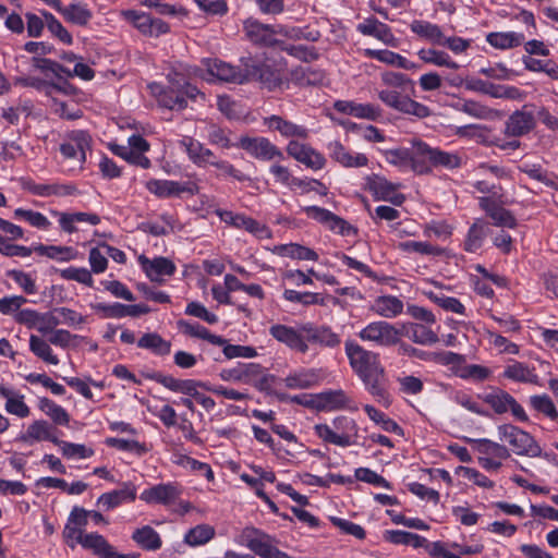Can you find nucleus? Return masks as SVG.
<instances>
[{"label":"nucleus","instance_id":"obj_1","mask_svg":"<svg viewBox=\"0 0 558 558\" xmlns=\"http://www.w3.org/2000/svg\"><path fill=\"white\" fill-rule=\"evenodd\" d=\"M345 354L350 366L363 381L365 389L384 405L390 404L388 392V379L384 366L380 363L379 354L366 350L359 343L345 341Z\"/></svg>","mask_w":558,"mask_h":558},{"label":"nucleus","instance_id":"obj_2","mask_svg":"<svg viewBox=\"0 0 558 558\" xmlns=\"http://www.w3.org/2000/svg\"><path fill=\"white\" fill-rule=\"evenodd\" d=\"M381 82L387 88L378 92V98L386 106L417 118L429 116L428 107L409 97L408 90L413 89V82L407 75L400 72H385L381 74Z\"/></svg>","mask_w":558,"mask_h":558},{"label":"nucleus","instance_id":"obj_3","mask_svg":"<svg viewBox=\"0 0 558 558\" xmlns=\"http://www.w3.org/2000/svg\"><path fill=\"white\" fill-rule=\"evenodd\" d=\"M416 156L420 158L415 166L418 174H427L432 172L433 168L453 170L462 165V158L458 153L432 147L421 140L416 149Z\"/></svg>","mask_w":558,"mask_h":558},{"label":"nucleus","instance_id":"obj_4","mask_svg":"<svg viewBox=\"0 0 558 558\" xmlns=\"http://www.w3.org/2000/svg\"><path fill=\"white\" fill-rule=\"evenodd\" d=\"M501 441L508 442L518 456L537 458L542 456V448L536 439L527 432L512 424H502L497 427Z\"/></svg>","mask_w":558,"mask_h":558},{"label":"nucleus","instance_id":"obj_5","mask_svg":"<svg viewBox=\"0 0 558 558\" xmlns=\"http://www.w3.org/2000/svg\"><path fill=\"white\" fill-rule=\"evenodd\" d=\"M240 543L260 558H292L276 546L274 537L253 526L242 530Z\"/></svg>","mask_w":558,"mask_h":558},{"label":"nucleus","instance_id":"obj_6","mask_svg":"<svg viewBox=\"0 0 558 558\" xmlns=\"http://www.w3.org/2000/svg\"><path fill=\"white\" fill-rule=\"evenodd\" d=\"M357 336L362 341L372 342L378 347H392L400 341L402 332L386 320H377L362 328Z\"/></svg>","mask_w":558,"mask_h":558},{"label":"nucleus","instance_id":"obj_7","mask_svg":"<svg viewBox=\"0 0 558 558\" xmlns=\"http://www.w3.org/2000/svg\"><path fill=\"white\" fill-rule=\"evenodd\" d=\"M203 63L208 75L211 77L235 84H243L247 82V58L241 60L240 68H235L218 59H208Z\"/></svg>","mask_w":558,"mask_h":558},{"label":"nucleus","instance_id":"obj_8","mask_svg":"<svg viewBox=\"0 0 558 558\" xmlns=\"http://www.w3.org/2000/svg\"><path fill=\"white\" fill-rule=\"evenodd\" d=\"M302 332L304 342L307 345V350L310 345H318L320 348L327 349H336L341 343V337L339 333L335 332L327 325H317L314 323H303L302 324Z\"/></svg>","mask_w":558,"mask_h":558},{"label":"nucleus","instance_id":"obj_9","mask_svg":"<svg viewBox=\"0 0 558 558\" xmlns=\"http://www.w3.org/2000/svg\"><path fill=\"white\" fill-rule=\"evenodd\" d=\"M236 146L258 160L270 161L283 158L282 151L267 137L241 136Z\"/></svg>","mask_w":558,"mask_h":558},{"label":"nucleus","instance_id":"obj_10","mask_svg":"<svg viewBox=\"0 0 558 558\" xmlns=\"http://www.w3.org/2000/svg\"><path fill=\"white\" fill-rule=\"evenodd\" d=\"M216 215L225 223L236 229H243L258 239H269L271 236V232L267 226L260 223L259 221L244 214H236L231 210L217 209Z\"/></svg>","mask_w":558,"mask_h":558},{"label":"nucleus","instance_id":"obj_11","mask_svg":"<svg viewBox=\"0 0 558 558\" xmlns=\"http://www.w3.org/2000/svg\"><path fill=\"white\" fill-rule=\"evenodd\" d=\"M530 105L513 111L505 122L504 134L508 137H521L532 132L536 126L535 113Z\"/></svg>","mask_w":558,"mask_h":558},{"label":"nucleus","instance_id":"obj_12","mask_svg":"<svg viewBox=\"0 0 558 558\" xmlns=\"http://www.w3.org/2000/svg\"><path fill=\"white\" fill-rule=\"evenodd\" d=\"M243 31L247 40L258 46H275L276 35L282 33L283 26L263 24L256 19L250 17L243 22Z\"/></svg>","mask_w":558,"mask_h":558},{"label":"nucleus","instance_id":"obj_13","mask_svg":"<svg viewBox=\"0 0 558 558\" xmlns=\"http://www.w3.org/2000/svg\"><path fill=\"white\" fill-rule=\"evenodd\" d=\"M90 136L87 132L72 131L66 141L61 144L60 151L64 158L73 160L80 168L85 162L86 150L90 147Z\"/></svg>","mask_w":558,"mask_h":558},{"label":"nucleus","instance_id":"obj_14","mask_svg":"<svg viewBox=\"0 0 558 558\" xmlns=\"http://www.w3.org/2000/svg\"><path fill=\"white\" fill-rule=\"evenodd\" d=\"M182 495V487L177 483H161L141 493L140 498L147 504H158L172 507Z\"/></svg>","mask_w":558,"mask_h":558},{"label":"nucleus","instance_id":"obj_15","mask_svg":"<svg viewBox=\"0 0 558 558\" xmlns=\"http://www.w3.org/2000/svg\"><path fill=\"white\" fill-rule=\"evenodd\" d=\"M484 402L488 404L497 414H504L511 411L514 418L520 422H527L529 417L524 409L517 400L505 390H495L484 396Z\"/></svg>","mask_w":558,"mask_h":558},{"label":"nucleus","instance_id":"obj_16","mask_svg":"<svg viewBox=\"0 0 558 558\" xmlns=\"http://www.w3.org/2000/svg\"><path fill=\"white\" fill-rule=\"evenodd\" d=\"M146 189L160 198H169L180 196L183 193L194 195L198 192V186L192 182H178L172 180H148L145 184Z\"/></svg>","mask_w":558,"mask_h":558},{"label":"nucleus","instance_id":"obj_17","mask_svg":"<svg viewBox=\"0 0 558 558\" xmlns=\"http://www.w3.org/2000/svg\"><path fill=\"white\" fill-rule=\"evenodd\" d=\"M124 16L145 36L158 37L169 32V25L166 22L145 12L126 11Z\"/></svg>","mask_w":558,"mask_h":558},{"label":"nucleus","instance_id":"obj_18","mask_svg":"<svg viewBox=\"0 0 558 558\" xmlns=\"http://www.w3.org/2000/svg\"><path fill=\"white\" fill-rule=\"evenodd\" d=\"M411 146L408 148H392L383 150V156L385 160L393 166H397L401 169H411L413 172L418 174V170L416 169V162L420 161V158L416 156V149L418 148L420 140H411Z\"/></svg>","mask_w":558,"mask_h":558},{"label":"nucleus","instance_id":"obj_19","mask_svg":"<svg viewBox=\"0 0 558 558\" xmlns=\"http://www.w3.org/2000/svg\"><path fill=\"white\" fill-rule=\"evenodd\" d=\"M287 153L290 157L313 170H320L326 165V158L319 151L294 140L288 143Z\"/></svg>","mask_w":558,"mask_h":558},{"label":"nucleus","instance_id":"obj_20","mask_svg":"<svg viewBox=\"0 0 558 558\" xmlns=\"http://www.w3.org/2000/svg\"><path fill=\"white\" fill-rule=\"evenodd\" d=\"M258 81L269 90L280 88L283 80L278 70L247 58V82Z\"/></svg>","mask_w":558,"mask_h":558},{"label":"nucleus","instance_id":"obj_21","mask_svg":"<svg viewBox=\"0 0 558 558\" xmlns=\"http://www.w3.org/2000/svg\"><path fill=\"white\" fill-rule=\"evenodd\" d=\"M269 333L279 342L299 353H306L307 345L304 342L302 324L296 328L287 325L276 324L269 328Z\"/></svg>","mask_w":558,"mask_h":558},{"label":"nucleus","instance_id":"obj_22","mask_svg":"<svg viewBox=\"0 0 558 558\" xmlns=\"http://www.w3.org/2000/svg\"><path fill=\"white\" fill-rule=\"evenodd\" d=\"M329 157L344 168H361L368 165V158L362 153H352L339 141L327 145Z\"/></svg>","mask_w":558,"mask_h":558},{"label":"nucleus","instance_id":"obj_23","mask_svg":"<svg viewBox=\"0 0 558 558\" xmlns=\"http://www.w3.org/2000/svg\"><path fill=\"white\" fill-rule=\"evenodd\" d=\"M151 378L158 384L162 385L165 388L173 392H180L192 398H195L196 395L198 393V387H203L205 389L209 388L206 384L202 381L193 379H178L171 375H163L160 373L154 374Z\"/></svg>","mask_w":558,"mask_h":558},{"label":"nucleus","instance_id":"obj_24","mask_svg":"<svg viewBox=\"0 0 558 558\" xmlns=\"http://www.w3.org/2000/svg\"><path fill=\"white\" fill-rule=\"evenodd\" d=\"M146 276L154 282H163V276H172L175 271V265L166 257H155L153 259L147 258L144 255L138 257Z\"/></svg>","mask_w":558,"mask_h":558},{"label":"nucleus","instance_id":"obj_25","mask_svg":"<svg viewBox=\"0 0 558 558\" xmlns=\"http://www.w3.org/2000/svg\"><path fill=\"white\" fill-rule=\"evenodd\" d=\"M151 93L157 97L158 104L170 110H183L187 106L186 99L183 97V92L170 83L166 89L159 84H150Z\"/></svg>","mask_w":558,"mask_h":558},{"label":"nucleus","instance_id":"obj_26","mask_svg":"<svg viewBox=\"0 0 558 558\" xmlns=\"http://www.w3.org/2000/svg\"><path fill=\"white\" fill-rule=\"evenodd\" d=\"M478 205L497 227L514 228L517 220L510 210L504 208L493 197H480Z\"/></svg>","mask_w":558,"mask_h":558},{"label":"nucleus","instance_id":"obj_27","mask_svg":"<svg viewBox=\"0 0 558 558\" xmlns=\"http://www.w3.org/2000/svg\"><path fill=\"white\" fill-rule=\"evenodd\" d=\"M136 499V487L131 482L122 484L120 489L100 495L97 499V505L104 510L108 511L119 507L124 502H133Z\"/></svg>","mask_w":558,"mask_h":558},{"label":"nucleus","instance_id":"obj_28","mask_svg":"<svg viewBox=\"0 0 558 558\" xmlns=\"http://www.w3.org/2000/svg\"><path fill=\"white\" fill-rule=\"evenodd\" d=\"M264 124L270 131H276L286 138L306 140L310 134L308 130L304 125L296 124L276 114L265 118Z\"/></svg>","mask_w":558,"mask_h":558},{"label":"nucleus","instance_id":"obj_29","mask_svg":"<svg viewBox=\"0 0 558 558\" xmlns=\"http://www.w3.org/2000/svg\"><path fill=\"white\" fill-rule=\"evenodd\" d=\"M302 210L308 218L327 226L330 230L340 234H347L351 229L350 225L345 220L325 208L318 206H306L303 207Z\"/></svg>","mask_w":558,"mask_h":558},{"label":"nucleus","instance_id":"obj_30","mask_svg":"<svg viewBox=\"0 0 558 558\" xmlns=\"http://www.w3.org/2000/svg\"><path fill=\"white\" fill-rule=\"evenodd\" d=\"M179 145L185 150L190 160L198 167L209 166L216 158L209 148L192 137H183Z\"/></svg>","mask_w":558,"mask_h":558},{"label":"nucleus","instance_id":"obj_31","mask_svg":"<svg viewBox=\"0 0 558 558\" xmlns=\"http://www.w3.org/2000/svg\"><path fill=\"white\" fill-rule=\"evenodd\" d=\"M259 372L257 363H239L232 368H223L219 376L225 381L243 383L251 385Z\"/></svg>","mask_w":558,"mask_h":558},{"label":"nucleus","instance_id":"obj_32","mask_svg":"<svg viewBox=\"0 0 558 558\" xmlns=\"http://www.w3.org/2000/svg\"><path fill=\"white\" fill-rule=\"evenodd\" d=\"M357 31L365 36H373L388 46H397V39L390 28L375 17L364 20L357 25Z\"/></svg>","mask_w":558,"mask_h":558},{"label":"nucleus","instance_id":"obj_33","mask_svg":"<svg viewBox=\"0 0 558 558\" xmlns=\"http://www.w3.org/2000/svg\"><path fill=\"white\" fill-rule=\"evenodd\" d=\"M366 185L376 198L383 201H390L395 204H400V197L396 195L398 184L389 182L386 178L373 174L367 178Z\"/></svg>","mask_w":558,"mask_h":558},{"label":"nucleus","instance_id":"obj_34","mask_svg":"<svg viewBox=\"0 0 558 558\" xmlns=\"http://www.w3.org/2000/svg\"><path fill=\"white\" fill-rule=\"evenodd\" d=\"M0 396L5 399L4 409L9 414L24 418L31 414L29 407L20 392L0 384Z\"/></svg>","mask_w":558,"mask_h":558},{"label":"nucleus","instance_id":"obj_35","mask_svg":"<svg viewBox=\"0 0 558 558\" xmlns=\"http://www.w3.org/2000/svg\"><path fill=\"white\" fill-rule=\"evenodd\" d=\"M403 302L395 295H380L374 300L371 310L384 318H395L403 312Z\"/></svg>","mask_w":558,"mask_h":558},{"label":"nucleus","instance_id":"obj_36","mask_svg":"<svg viewBox=\"0 0 558 558\" xmlns=\"http://www.w3.org/2000/svg\"><path fill=\"white\" fill-rule=\"evenodd\" d=\"M403 335L414 343L432 345L438 342V336L427 325L409 323L403 325Z\"/></svg>","mask_w":558,"mask_h":558},{"label":"nucleus","instance_id":"obj_37","mask_svg":"<svg viewBox=\"0 0 558 558\" xmlns=\"http://www.w3.org/2000/svg\"><path fill=\"white\" fill-rule=\"evenodd\" d=\"M349 402L343 390H329L316 395L317 411H335L342 409Z\"/></svg>","mask_w":558,"mask_h":558},{"label":"nucleus","instance_id":"obj_38","mask_svg":"<svg viewBox=\"0 0 558 558\" xmlns=\"http://www.w3.org/2000/svg\"><path fill=\"white\" fill-rule=\"evenodd\" d=\"M282 381L289 389H307L318 383V374L315 369L304 368L289 374Z\"/></svg>","mask_w":558,"mask_h":558},{"label":"nucleus","instance_id":"obj_39","mask_svg":"<svg viewBox=\"0 0 558 558\" xmlns=\"http://www.w3.org/2000/svg\"><path fill=\"white\" fill-rule=\"evenodd\" d=\"M137 347L154 353L155 355L165 356L171 352V342L165 340L157 332H146L137 340Z\"/></svg>","mask_w":558,"mask_h":558},{"label":"nucleus","instance_id":"obj_40","mask_svg":"<svg viewBox=\"0 0 558 558\" xmlns=\"http://www.w3.org/2000/svg\"><path fill=\"white\" fill-rule=\"evenodd\" d=\"M487 43L496 49H511L524 41V35L517 32H493L486 36Z\"/></svg>","mask_w":558,"mask_h":558},{"label":"nucleus","instance_id":"obj_41","mask_svg":"<svg viewBox=\"0 0 558 558\" xmlns=\"http://www.w3.org/2000/svg\"><path fill=\"white\" fill-rule=\"evenodd\" d=\"M21 439L29 445L35 441L49 440L53 444V439H58L51 434V427L44 420L34 421L21 436Z\"/></svg>","mask_w":558,"mask_h":558},{"label":"nucleus","instance_id":"obj_42","mask_svg":"<svg viewBox=\"0 0 558 558\" xmlns=\"http://www.w3.org/2000/svg\"><path fill=\"white\" fill-rule=\"evenodd\" d=\"M316 435L325 442L332 444L339 447H349L355 444L352 435L338 434L333 426L328 424H316L314 426Z\"/></svg>","mask_w":558,"mask_h":558},{"label":"nucleus","instance_id":"obj_43","mask_svg":"<svg viewBox=\"0 0 558 558\" xmlns=\"http://www.w3.org/2000/svg\"><path fill=\"white\" fill-rule=\"evenodd\" d=\"M411 31L417 36L435 44H442L444 34L440 27L427 21L415 20L410 24Z\"/></svg>","mask_w":558,"mask_h":558},{"label":"nucleus","instance_id":"obj_44","mask_svg":"<svg viewBox=\"0 0 558 558\" xmlns=\"http://www.w3.org/2000/svg\"><path fill=\"white\" fill-rule=\"evenodd\" d=\"M504 376L513 381L524 383V384H537L538 376L534 372V369L527 367L521 362H513L506 366L504 371Z\"/></svg>","mask_w":558,"mask_h":558},{"label":"nucleus","instance_id":"obj_45","mask_svg":"<svg viewBox=\"0 0 558 558\" xmlns=\"http://www.w3.org/2000/svg\"><path fill=\"white\" fill-rule=\"evenodd\" d=\"M132 539L146 550H157L162 545L159 534L149 525L135 530Z\"/></svg>","mask_w":558,"mask_h":558},{"label":"nucleus","instance_id":"obj_46","mask_svg":"<svg viewBox=\"0 0 558 558\" xmlns=\"http://www.w3.org/2000/svg\"><path fill=\"white\" fill-rule=\"evenodd\" d=\"M275 253L283 257H290L301 260L318 259V255L315 251L296 243L278 245L275 247Z\"/></svg>","mask_w":558,"mask_h":558},{"label":"nucleus","instance_id":"obj_47","mask_svg":"<svg viewBox=\"0 0 558 558\" xmlns=\"http://www.w3.org/2000/svg\"><path fill=\"white\" fill-rule=\"evenodd\" d=\"M487 223L482 219H476L470 227L466 239L464 241V250L470 253L476 252L481 248L484 239L487 235Z\"/></svg>","mask_w":558,"mask_h":558},{"label":"nucleus","instance_id":"obj_48","mask_svg":"<svg viewBox=\"0 0 558 558\" xmlns=\"http://www.w3.org/2000/svg\"><path fill=\"white\" fill-rule=\"evenodd\" d=\"M50 344L51 343L49 341H46L38 336L31 335L29 337L31 352L47 364L58 365L59 359L53 354Z\"/></svg>","mask_w":558,"mask_h":558},{"label":"nucleus","instance_id":"obj_49","mask_svg":"<svg viewBox=\"0 0 558 558\" xmlns=\"http://www.w3.org/2000/svg\"><path fill=\"white\" fill-rule=\"evenodd\" d=\"M417 56L423 62L434 64L436 66H446L453 70H457L460 66L447 52L441 50L423 48L418 50Z\"/></svg>","mask_w":558,"mask_h":558},{"label":"nucleus","instance_id":"obj_50","mask_svg":"<svg viewBox=\"0 0 558 558\" xmlns=\"http://www.w3.org/2000/svg\"><path fill=\"white\" fill-rule=\"evenodd\" d=\"M81 545L84 548L92 550L100 558H108L112 548V545L109 544L107 539L98 533L85 534Z\"/></svg>","mask_w":558,"mask_h":558},{"label":"nucleus","instance_id":"obj_51","mask_svg":"<svg viewBox=\"0 0 558 558\" xmlns=\"http://www.w3.org/2000/svg\"><path fill=\"white\" fill-rule=\"evenodd\" d=\"M291 81L301 86L317 85L324 81V73L310 66H299L291 71Z\"/></svg>","mask_w":558,"mask_h":558},{"label":"nucleus","instance_id":"obj_52","mask_svg":"<svg viewBox=\"0 0 558 558\" xmlns=\"http://www.w3.org/2000/svg\"><path fill=\"white\" fill-rule=\"evenodd\" d=\"M53 444L60 448L62 456L66 459H87L94 454L92 448L82 444L69 442L59 438L53 439Z\"/></svg>","mask_w":558,"mask_h":558},{"label":"nucleus","instance_id":"obj_53","mask_svg":"<svg viewBox=\"0 0 558 558\" xmlns=\"http://www.w3.org/2000/svg\"><path fill=\"white\" fill-rule=\"evenodd\" d=\"M530 407L551 421H558V411L551 398L546 395H534L529 399Z\"/></svg>","mask_w":558,"mask_h":558},{"label":"nucleus","instance_id":"obj_54","mask_svg":"<svg viewBox=\"0 0 558 558\" xmlns=\"http://www.w3.org/2000/svg\"><path fill=\"white\" fill-rule=\"evenodd\" d=\"M38 407L57 425H68L69 424L70 415L68 414V412L61 405L57 404L52 400H50L46 397L40 398L39 402H38Z\"/></svg>","mask_w":558,"mask_h":558},{"label":"nucleus","instance_id":"obj_55","mask_svg":"<svg viewBox=\"0 0 558 558\" xmlns=\"http://www.w3.org/2000/svg\"><path fill=\"white\" fill-rule=\"evenodd\" d=\"M472 444L474 445V449L481 454L492 456L499 459H507L510 457L507 447L489 439H473Z\"/></svg>","mask_w":558,"mask_h":558},{"label":"nucleus","instance_id":"obj_56","mask_svg":"<svg viewBox=\"0 0 558 558\" xmlns=\"http://www.w3.org/2000/svg\"><path fill=\"white\" fill-rule=\"evenodd\" d=\"M215 536V529L208 524H199L189 530L184 542L191 546H199L209 542Z\"/></svg>","mask_w":558,"mask_h":558},{"label":"nucleus","instance_id":"obj_57","mask_svg":"<svg viewBox=\"0 0 558 558\" xmlns=\"http://www.w3.org/2000/svg\"><path fill=\"white\" fill-rule=\"evenodd\" d=\"M65 21L78 25L86 26L93 17V13L83 4L72 3L63 11Z\"/></svg>","mask_w":558,"mask_h":558},{"label":"nucleus","instance_id":"obj_58","mask_svg":"<svg viewBox=\"0 0 558 558\" xmlns=\"http://www.w3.org/2000/svg\"><path fill=\"white\" fill-rule=\"evenodd\" d=\"M426 295L430 301L436 303L438 306L447 312L463 315L465 313L464 305L456 298L447 296L444 293L427 292Z\"/></svg>","mask_w":558,"mask_h":558},{"label":"nucleus","instance_id":"obj_59","mask_svg":"<svg viewBox=\"0 0 558 558\" xmlns=\"http://www.w3.org/2000/svg\"><path fill=\"white\" fill-rule=\"evenodd\" d=\"M399 248L407 253H418L422 255L439 256L444 250L439 246L432 245L428 242L404 241L399 243Z\"/></svg>","mask_w":558,"mask_h":558},{"label":"nucleus","instance_id":"obj_60","mask_svg":"<svg viewBox=\"0 0 558 558\" xmlns=\"http://www.w3.org/2000/svg\"><path fill=\"white\" fill-rule=\"evenodd\" d=\"M41 15L45 19L47 28L49 32L56 36L60 41L71 45L73 43V38L71 34L63 27V25L48 11H41Z\"/></svg>","mask_w":558,"mask_h":558},{"label":"nucleus","instance_id":"obj_61","mask_svg":"<svg viewBox=\"0 0 558 558\" xmlns=\"http://www.w3.org/2000/svg\"><path fill=\"white\" fill-rule=\"evenodd\" d=\"M460 111L473 118L484 120L492 119L497 113L496 110L474 100H464L460 107Z\"/></svg>","mask_w":558,"mask_h":558},{"label":"nucleus","instance_id":"obj_62","mask_svg":"<svg viewBox=\"0 0 558 558\" xmlns=\"http://www.w3.org/2000/svg\"><path fill=\"white\" fill-rule=\"evenodd\" d=\"M14 216L16 218L24 219L32 227H35V228H38L41 230H48L51 226V222L48 220V218L39 211L17 208L14 210Z\"/></svg>","mask_w":558,"mask_h":558},{"label":"nucleus","instance_id":"obj_63","mask_svg":"<svg viewBox=\"0 0 558 558\" xmlns=\"http://www.w3.org/2000/svg\"><path fill=\"white\" fill-rule=\"evenodd\" d=\"M486 95L494 98H506L513 100H522L524 97L523 92L514 86L496 85L492 83V86H486Z\"/></svg>","mask_w":558,"mask_h":558},{"label":"nucleus","instance_id":"obj_64","mask_svg":"<svg viewBox=\"0 0 558 558\" xmlns=\"http://www.w3.org/2000/svg\"><path fill=\"white\" fill-rule=\"evenodd\" d=\"M60 276L62 279L76 281L87 287H93L94 284L90 271L84 267H69L61 269Z\"/></svg>","mask_w":558,"mask_h":558}]
</instances>
